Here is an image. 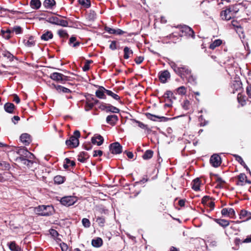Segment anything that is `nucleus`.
<instances>
[{
    "mask_svg": "<svg viewBox=\"0 0 251 251\" xmlns=\"http://www.w3.org/2000/svg\"><path fill=\"white\" fill-rule=\"evenodd\" d=\"M12 31H14L16 34H20L22 32V28L19 26H16L13 28V30Z\"/></svg>",
    "mask_w": 251,
    "mask_h": 251,
    "instance_id": "57",
    "label": "nucleus"
},
{
    "mask_svg": "<svg viewBox=\"0 0 251 251\" xmlns=\"http://www.w3.org/2000/svg\"><path fill=\"white\" fill-rule=\"evenodd\" d=\"M146 116L148 119H150L152 121H157V119H161V118L163 119L164 120V121L167 119V118H165L164 117H159L158 116L152 115L149 113H146Z\"/></svg>",
    "mask_w": 251,
    "mask_h": 251,
    "instance_id": "38",
    "label": "nucleus"
},
{
    "mask_svg": "<svg viewBox=\"0 0 251 251\" xmlns=\"http://www.w3.org/2000/svg\"><path fill=\"white\" fill-rule=\"evenodd\" d=\"M65 164H64V168L67 169L69 166H74L75 165V162L74 161H71L70 159L66 158L65 159Z\"/></svg>",
    "mask_w": 251,
    "mask_h": 251,
    "instance_id": "42",
    "label": "nucleus"
},
{
    "mask_svg": "<svg viewBox=\"0 0 251 251\" xmlns=\"http://www.w3.org/2000/svg\"><path fill=\"white\" fill-rule=\"evenodd\" d=\"M235 15L231 12V9L228 7L226 10H223L221 13V17L223 20H229L233 18Z\"/></svg>",
    "mask_w": 251,
    "mask_h": 251,
    "instance_id": "7",
    "label": "nucleus"
},
{
    "mask_svg": "<svg viewBox=\"0 0 251 251\" xmlns=\"http://www.w3.org/2000/svg\"><path fill=\"white\" fill-rule=\"evenodd\" d=\"M105 93L109 96H111V97H112L114 99L117 100H120V97L118 95H117L116 94H115L113 92H112L110 90H105Z\"/></svg>",
    "mask_w": 251,
    "mask_h": 251,
    "instance_id": "46",
    "label": "nucleus"
},
{
    "mask_svg": "<svg viewBox=\"0 0 251 251\" xmlns=\"http://www.w3.org/2000/svg\"><path fill=\"white\" fill-rule=\"evenodd\" d=\"M231 23H232V25L233 26L237 28V32L239 31V32H242V28H241V26L239 25H238V24L237 23V22L236 21H232L231 22Z\"/></svg>",
    "mask_w": 251,
    "mask_h": 251,
    "instance_id": "55",
    "label": "nucleus"
},
{
    "mask_svg": "<svg viewBox=\"0 0 251 251\" xmlns=\"http://www.w3.org/2000/svg\"><path fill=\"white\" fill-rule=\"evenodd\" d=\"M11 174L8 172H5L3 174H0V182H3L10 179Z\"/></svg>",
    "mask_w": 251,
    "mask_h": 251,
    "instance_id": "37",
    "label": "nucleus"
},
{
    "mask_svg": "<svg viewBox=\"0 0 251 251\" xmlns=\"http://www.w3.org/2000/svg\"><path fill=\"white\" fill-rule=\"evenodd\" d=\"M102 155V151L101 150L94 151L93 156L96 157L97 156H101Z\"/></svg>",
    "mask_w": 251,
    "mask_h": 251,
    "instance_id": "61",
    "label": "nucleus"
},
{
    "mask_svg": "<svg viewBox=\"0 0 251 251\" xmlns=\"http://www.w3.org/2000/svg\"><path fill=\"white\" fill-rule=\"evenodd\" d=\"M103 138L100 135H96L91 139L92 143L98 146H100L103 142Z\"/></svg>",
    "mask_w": 251,
    "mask_h": 251,
    "instance_id": "18",
    "label": "nucleus"
},
{
    "mask_svg": "<svg viewBox=\"0 0 251 251\" xmlns=\"http://www.w3.org/2000/svg\"><path fill=\"white\" fill-rule=\"evenodd\" d=\"M30 5L34 9H38L41 7V2L40 0H31Z\"/></svg>",
    "mask_w": 251,
    "mask_h": 251,
    "instance_id": "33",
    "label": "nucleus"
},
{
    "mask_svg": "<svg viewBox=\"0 0 251 251\" xmlns=\"http://www.w3.org/2000/svg\"><path fill=\"white\" fill-rule=\"evenodd\" d=\"M246 93L248 96V97L251 99V86H249L247 87Z\"/></svg>",
    "mask_w": 251,
    "mask_h": 251,
    "instance_id": "63",
    "label": "nucleus"
},
{
    "mask_svg": "<svg viewBox=\"0 0 251 251\" xmlns=\"http://www.w3.org/2000/svg\"><path fill=\"white\" fill-rule=\"evenodd\" d=\"M222 43V41L221 39H216L214 40L209 46V48L212 50H214L216 47L220 46Z\"/></svg>",
    "mask_w": 251,
    "mask_h": 251,
    "instance_id": "39",
    "label": "nucleus"
},
{
    "mask_svg": "<svg viewBox=\"0 0 251 251\" xmlns=\"http://www.w3.org/2000/svg\"><path fill=\"white\" fill-rule=\"evenodd\" d=\"M170 74L167 70H164L159 73V80L162 83L166 82L167 79L170 78Z\"/></svg>",
    "mask_w": 251,
    "mask_h": 251,
    "instance_id": "15",
    "label": "nucleus"
},
{
    "mask_svg": "<svg viewBox=\"0 0 251 251\" xmlns=\"http://www.w3.org/2000/svg\"><path fill=\"white\" fill-rule=\"evenodd\" d=\"M176 93L180 95H184L186 93V88L183 86H180L176 89Z\"/></svg>",
    "mask_w": 251,
    "mask_h": 251,
    "instance_id": "40",
    "label": "nucleus"
},
{
    "mask_svg": "<svg viewBox=\"0 0 251 251\" xmlns=\"http://www.w3.org/2000/svg\"><path fill=\"white\" fill-rule=\"evenodd\" d=\"M200 180L199 178H197L193 180L192 182V188L195 191L200 190Z\"/></svg>",
    "mask_w": 251,
    "mask_h": 251,
    "instance_id": "32",
    "label": "nucleus"
},
{
    "mask_svg": "<svg viewBox=\"0 0 251 251\" xmlns=\"http://www.w3.org/2000/svg\"><path fill=\"white\" fill-rule=\"evenodd\" d=\"M79 3L85 8H89L91 5L90 0H78Z\"/></svg>",
    "mask_w": 251,
    "mask_h": 251,
    "instance_id": "50",
    "label": "nucleus"
},
{
    "mask_svg": "<svg viewBox=\"0 0 251 251\" xmlns=\"http://www.w3.org/2000/svg\"><path fill=\"white\" fill-rule=\"evenodd\" d=\"M221 214L223 216L228 217L231 218H234L235 216L234 210L231 208H224L221 211Z\"/></svg>",
    "mask_w": 251,
    "mask_h": 251,
    "instance_id": "12",
    "label": "nucleus"
},
{
    "mask_svg": "<svg viewBox=\"0 0 251 251\" xmlns=\"http://www.w3.org/2000/svg\"><path fill=\"white\" fill-rule=\"evenodd\" d=\"M12 32V31L9 29H6V30L2 29L0 31V34L3 38L8 40L11 38Z\"/></svg>",
    "mask_w": 251,
    "mask_h": 251,
    "instance_id": "27",
    "label": "nucleus"
},
{
    "mask_svg": "<svg viewBox=\"0 0 251 251\" xmlns=\"http://www.w3.org/2000/svg\"><path fill=\"white\" fill-rule=\"evenodd\" d=\"M237 99L238 102L242 105L244 106L246 104V101L245 98L242 96L240 93L238 94Z\"/></svg>",
    "mask_w": 251,
    "mask_h": 251,
    "instance_id": "51",
    "label": "nucleus"
},
{
    "mask_svg": "<svg viewBox=\"0 0 251 251\" xmlns=\"http://www.w3.org/2000/svg\"><path fill=\"white\" fill-rule=\"evenodd\" d=\"M105 30L111 34L122 35L125 33L120 29H114L107 26L105 27Z\"/></svg>",
    "mask_w": 251,
    "mask_h": 251,
    "instance_id": "19",
    "label": "nucleus"
},
{
    "mask_svg": "<svg viewBox=\"0 0 251 251\" xmlns=\"http://www.w3.org/2000/svg\"><path fill=\"white\" fill-rule=\"evenodd\" d=\"M4 109L7 113H13L15 109V105L12 103L7 102L4 104Z\"/></svg>",
    "mask_w": 251,
    "mask_h": 251,
    "instance_id": "28",
    "label": "nucleus"
},
{
    "mask_svg": "<svg viewBox=\"0 0 251 251\" xmlns=\"http://www.w3.org/2000/svg\"><path fill=\"white\" fill-rule=\"evenodd\" d=\"M185 200H184V199H180L178 200V202H177V204L180 207L184 206L185 205Z\"/></svg>",
    "mask_w": 251,
    "mask_h": 251,
    "instance_id": "64",
    "label": "nucleus"
},
{
    "mask_svg": "<svg viewBox=\"0 0 251 251\" xmlns=\"http://www.w3.org/2000/svg\"><path fill=\"white\" fill-rule=\"evenodd\" d=\"M215 221L223 227H226L229 225V222L225 219H215Z\"/></svg>",
    "mask_w": 251,
    "mask_h": 251,
    "instance_id": "35",
    "label": "nucleus"
},
{
    "mask_svg": "<svg viewBox=\"0 0 251 251\" xmlns=\"http://www.w3.org/2000/svg\"><path fill=\"white\" fill-rule=\"evenodd\" d=\"M99 100L97 99H95L93 98L91 99L87 98V101L85 105V109L86 111H89L91 109L93 106L98 103Z\"/></svg>",
    "mask_w": 251,
    "mask_h": 251,
    "instance_id": "13",
    "label": "nucleus"
},
{
    "mask_svg": "<svg viewBox=\"0 0 251 251\" xmlns=\"http://www.w3.org/2000/svg\"><path fill=\"white\" fill-rule=\"evenodd\" d=\"M96 222L99 226L102 227L104 226L105 219L103 216L98 217L96 219Z\"/></svg>",
    "mask_w": 251,
    "mask_h": 251,
    "instance_id": "44",
    "label": "nucleus"
},
{
    "mask_svg": "<svg viewBox=\"0 0 251 251\" xmlns=\"http://www.w3.org/2000/svg\"><path fill=\"white\" fill-rule=\"evenodd\" d=\"M210 162L214 167H218L221 164V158L217 154L212 155L210 159Z\"/></svg>",
    "mask_w": 251,
    "mask_h": 251,
    "instance_id": "10",
    "label": "nucleus"
},
{
    "mask_svg": "<svg viewBox=\"0 0 251 251\" xmlns=\"http://www.w3.org/2000/svg\"><path fill=\"white\" fill-rule=\"evenodd\" d=\"M105 90H107L102 86L100 87L99 89L96 91V96L100 99H105L106 96L104 95V93H105Z\"/></svg>",
    "mask_w": 251,
    "mask_h": 251,
    "instance_id": "23",
    "label": "nucleus"
},
{
    "mask_svg": "<svg viewBox=\"0 0 251 251\" xmlns=\"http://www.w3.org/2000/svg\"><path fill=\"white\" fill-rule=\"evenodd\" d=\"M54 181L57 184H61L64 181V177L61 176H57L54 177Z\"/></svg>",
    "mask_w": 251,
    "mask_h": 251,
    "instance_id": "52",
    "label": "nucleus"
},
{
    "mask_svg": "<svg viewBox=\"0 0 251 251\" xmlns=\"http://www.w3.org/2000/svg\"><path fill=\"white\" fill-rule=\"evenodd\" d=\"M153 155V151L151 150H147L145 151L143 155L144 159H149L152 157Z\"/></svg>",
    "mask_w": 251,
    "mask_h": 251,
    "instance_id": "47",
    "label": "nucleus"
},
{
    "mask_svg": "<svg viewBox=\"0 0 251 251\" xmlns=\"http://www.w3.org/2000/svg\"><path fill=\"white\" fill-rule=\"evenodd\" d=\"M230 9H231V12L234 14L235 15L240 10L241 8H242V6L241 3H238L234 5H230L229 6Z\"/></svg>",
    "mask_w": 251,
    "mask_h": 251,
    "instance_id": "34",
    "label": "nucleus"
},
{
    "mask_svg": "<svg viewBox=\"0 0 251 251\" xmlns=\"http://www.w3.org/2000/svg\"><path fill=\"white\" fill-rule=\"evenodd\" d=\"M144 59L143 56H138L135 58L134 61L137 64H140L143 61Z\"/></svg>",
    "mask_w": 251,
    "mask_h": 251,
    "instance_id": "58",
    "label": "nucleus"
},
{
    "mask_svg": "<svg viewBox=\"0 0 251 251\" xmlns=\"http://www.w3.org/2000/svg\"><path fill=\"white\" fill-rule=\"evenodd\" d=\"M242 82L240 80L233 81L230 86V91L232 93H235L236 91L240 90L242 88Z\"/></svg>",
    "mask_w": 251,
    "mask_h": 251,
    "instance_id": "14",
    "label": "nucleus"
},
{
    "mask_svg": "<svg viewBox=\"0 0 251 251\" xmlns=\"http://www.w3.org/2000/svg\"><path fill=\"white\" fill-rule=\"evenodd\" d=\"M233 156L235 157V160L238 161L242 166H243L246 169V170H249V168L240 156L237 154H234Z\"/></svg>",
    "mask_w": 251,
    "mask_h": 251,
    "instance_id": "36",
    "label": "nucleus"
},
{
    "mask_svg": "<svg viewBox=\"0 0 251 251\" xmlns=\"http://www.w3.org/2000/svg\"><path fill=\"white\" fill-rule=\"evenodd\" d=\"M50 78L51 79L59 82H63L68 80L67 76L61 73L57 72H54L51 74L50 75Z\"/></svg>",
    "mask_w": 251,
    "mask_h": 251,
    "instance_id": "6",
    "label": "nucleus"
},
{
    "mask_svg": "<svg viewBox=\"0 0 251 251\" xmlns=\"http://www.w3.org/2000/svg\"><path fill=\"white\" fill-rule=\"evenodd\" d=\"M56 4L54 0H45L43 2L44 6L48 9H52Z\"/></svg>",
    "mask_w": 251,
    "mask_h": 251,
    "instance_id": "25",
    "label": "nucleus"
},
{
    "mask_svg": "<svg viewBox=\"0 0 251 251\" xmlns=\"http://www.w3.org/2000/svg\"><path fill=\"white\" fill-rule=\"evenodd\" d=\"M2 55L9 60L10 61H13L14 56L10 52L7 51H4L2 52Z\"/></svg>",
    "mask_w": 251,
    "mask_h": 251,
    "instance_id": "45",
    "label": "nucleus"
},
{
    "mask_svg": "<svg viewBox=\"0 0 251 251\" xmlns=\"http://www.w3.org/2000/svg\"><path fill=\"white\" fill-rule=\"evenodd\" d=\"M20 140L25 145H28L31 142L30 136L27 133H23L20 136Z\"/></svg>",
    "mask_w": 251,
    "mask_h": 251,
    "instance_id": "22",
    "label": "nucleus"
},
{
    "mask_svg": "<svg viewBox=\"0 0 251 251\" xmlns=\"http://www.w3.org/2000/svg\"><path fill=\"white\" fill-rule=\"evenodd\" d=\"M0 168L2 170H8L10 168V165L5 161H1L0 162Z\"/></svg>",
    "mask_w": 251,
    "mask_h": 251,
    "instance_id": "48",
    "label": "nucleus"
},
{
    "mask_svg": "<svg viewBox=\"0 0 251 251\" xmlns=\"http://www.w3.org/2000/svg\"><path fill=\"white\" fill-rule=\"evenodd\" d=\"M247 214H248V212L247 211L244 210H242L240 211V213L239 215L240 218L242 219V218L246 217L247 215Z\"/></svg>",
    "mask_w": 251,
    "mask_h": 251,
    "instance_id": "62",
    "label": "nucleus"
},
{
    "mask_svg": "<svg viewBox=\"0 0 251 251\" xmlns=\"http://www.w3.org/2000/svg\"><path fill=\"white\" fill-rule=\"evenodd\" d=\"M163 98L166 103L165 106H172L173 102L172 99L173 98V92L171 91H167L163 95Z\"/></svg>",
    "mask_w": 251,
    "mask_h": 251,
    "instance_id": "9",
    "label": "nucleus"
},
{
    "mask_svg": "<svg viewBox=\"0 0 251 251\" xmlns=\"http://www.w3.org/2000/svg\"><path fill=\"white\" fill-rule=\"evenodd\" d=\"M190 105V102L189 100H184L183 103L182 104V106L183 108L185 110H187L189 109Z\"/></svg>",
    "mask_w": 251,
    "mask_h": 251,
    "instance_id": "56",
    "label": "nucleus"
},
{
    "mask_svg": "<svg viewBox=\"0 0 251 251\" xmlns=\"http://www.w3.org/2000/svg\"><path fill=\"white\" fill-rule=\"evenodd\" d=\"M238 181L237 182L238 185L243 186L245 181L248 184H251V181L247 179V176L244 173H241L238 176Z\"/></svg>",
    "mask_w": 251,
    "mask_h": 251,
    "instance_id": "17",
    "label": "nucleus"
},
{
    "mask_svg": "<svg viewBox=\"0 0 251 251\" xmlns=\"http://www.w3.org/2000/svg\"><path fill=\"white\" fill-rule=\"evenodd\" d=\"M110 150L113 154H120L122 152V146L118 142H115L110 144Z\"/></svg>",
    "mask_w": 251,
    "mask_h": 251,
    "instance_id": "8",
    "label": "nucleus"
},
{
    "mask_svg": "<svg viewBox=\"0 0 251 251\" xmlns=\"http://www.w3.org/2000/svg\"><path fill=\"white\" fill-rule=\"evenodd\" d=\"M174 72L183 80L186 78L189 83L192 84L197 83V77L192 73L191 70L186 66H178L174 63Z\"/></svg>",
    "mask_w": 251,
    "mask_h": 251,
    "instance_id": "1",
    "label": "nucleus"
},
{
    "mask_svg": "<svg viewBox=\"0 0 251 251\" xmlns=\"http://www.w3.org/2000/svg\"><path fill=\"white\" fill-rule=\"evenodd\" d=\"M51 88L55 89L58 93L63 92L64 93H69L71 92V90L61 85H56L53 83L51 84Z\"/></svg>",
    "mask_w": 251,
    "mask_h": 251,
    "instance_id": "20",
    "label": "nucleus"
},
{
    "mask_svg": "<svg viewBox=\"0 0 251 251\" xmlns=\"http://www.w3.org/2000/svg\"><path fill=\"white\" fill-rule=\"evenodd\" d=\"M77 201V199L74 196H65L60 200L61 203L66 206L74 205Z\"/></svg>",
    "mask_w": 251,
    "mask_h": 251,
    "instance_id": "4",
    "label": "nucleus"
},
{
    "mask_svg": "<svg viewBox=\"0 0 251 251\" xmlns=\"http://www.w3.org/2000/svg\"><path fill=\"white\" fill-rule=\"evenodd\" d=\"M76 38L75 37L72 36L70 38L69 44L70 45L73 44V47L74 48L77 47L79 46L80 42H76Z\"/></svg>",
    "mask_w": 251,
    "mask_h": 251,
    "instance_id": "41",
    "label": "nucleus"
},
{
    "mask_svg": "<svg viewBox=\"0 0 251 251\" xmlns=\"http://www.w3.org/2000/svg\"><path fill=\"white\" fill-rule=\"evenodd\" d=\"M49 21L52 24L60 25L63 27H67L68 25V22L67 21L59 19L57 17H52L50 18Z\"/></svg>",
    "mask_w": 251,
    "mask_h": 251,
    "instance_id": "5",
    "label": "nucleus"
},
{
    "mask_svg": "<svg viewBox=\"0 0 251 251\" xmlns=\"http://www.w3.org/2000/svg\"><path fill=\"white\" fill-rule=\"evenodd\" d=\"M66 144L69 148H76L79 145V140L76 137L71 136L66 141Z\"/></svg>",
    "mask_w": 251,
    "mask_h": 251,
    "instance_id": "11",
    "label": "nucleus"
},
{
    "mask_svg": "<svg viewBox=\"0 0 251 251\" xmlns=\"http://www.w3.org/2000/svg\"><path fill=\"white\" fill-rule=\"evenodd\" d=\"M27 157L24 158V157H20L19 159L24 164H25L28 166H30L33 164V162L26 159Z\"/></svg>",
    "mask_w": 251,
    "mask_h": 251,
    "instance_id": "49",
    "label": "nucleus"
},
{
    "mask_svg": "<svg viewBox=\"0 0 251 251\" xmlns=\"http://www.w3.org/2000/svg\"><path fill=\"white\" fill-rule=\"evenodd\" d=\"M109 48L112 50H115L117 49L116 41H112L109 46Z\"/></svg>",
    "mask_w": 251,
    "mask_h": 251,
    "instance_id": "59",
    "label": "nucleus"
},
{
    "mask_svg": "<svg viewBox=\"0 0 251 251\" xmlns=\"http://www.w3.org/2000/svg\"><path fill=\"white\" fill-rule=\"evenodd\" d=\"M58 33L59 35L61 37L67 38L69 36V35L66 31L63 29L58 30Z\"/></svg>",
    "mask_w": 251,
    "mask_h": 251,
    "instance_id": "53",
    "label": "nucleus"
},
{
    "mask_svg": "<svg viewBox=\"0 0 251 251\" xmlns=\"http://www.w3.org/2000/svg\"><path fill=\"white\" fill-rule=\"evenodd\" d=\"M53 38V34L50 31H46L42 36L41 39L42 40L48 41L49 39H51Z\"/></svg>",
    "mask_w": 251,
    "mask_h": 251,
    "instance_id": "29",
    "label": "nucleus"
},
{
    "mask_svg": "<svg viewBox=\"0 0 251 251\" xmlns=\"http://www.w3.org/2000/svg\"><path fill=\"white\" fill-rule=\"evenodd\" d=\"M7 245L11 251H22L21 248L17 245L15 241L8 243Z\"/></svg>",
    "mask_w": 251,
    "mask_h": 251,
    "instance_id": "24",
    "label": "nucleus"
},
{
    "mask_svg": "<svg viewBox=\"0 0 251 251\" xmlns=\"http://www.w3.org/2000/svg\"><path fill=\"white\" fill-rule=\"evenodd\" d=\"M119 111L120 110L118 108L108 104L106 112H110L112 113H118L119 112Z\"/></svg>",
    "mask_w": 251,
    "mask_h": 251,
    "instance_id": "43",
    "label": "nucleus"
},
{
    "mask_svg": "<svg viewBox=\"0 0 251 251\" xmlns=\"http://www.w3.org/2000/svg\"><path fill=\"white\" fill-rule=\"evenodd\" d=\"M108 105V104H106V103H102L99 106V108L101 110H105L106 112L107 109Z\"/></svg>",
    "mask_w": 251,
    "mask_h": 251,
    "instance_id": "60",
    "label": "nucleus"
},
{
    "mask_svg": "<svg viewBox=\"0 0 251 251\" xmlns=\"http://www.w3.org/2000/svg\"><path fill=\"white\" fill-rule=\"evenodd\" d=\"M191 37L194 38L195 37L194 32L193 30L189 26L186 25H178L177 26H174V41L175 38L177 36ZM175 42L174 41V43Z\"/></svg>",
    "mask_w": 251,
    "mask_h": 251,
    "instance_id": "2",
    "label": "nucleus"
},
{
    "mask_svg": "<svg viewBox=\"0 0 251 251\" xmlns=\"http://www.w3.org/2000/svg\"><path fill=\"white\" fill-rule=\"evenodd\" d=\"M89 155L86 152L82 151L77 156V160L80 162L84 163L88 159Z\"/></svg>",
    "mask_w": 251,
    "mask_h": 251,
    "instance_id": "26",
    "label": "nucleus"
},
{
    "mask_svg": "<svg viewBox=\"0 0 251 251\" xmlns=\"http://www.w3.org/2000/svg\"><path fill=\"white\" fill-rule=\"evenodd\" d=\"M17 153L20 155V157H29L31 158V156H33V154L28 151L25 148H20L17 151Z\"/></svg>",
    "mask_w": 251,
    "mask_h": 251,
    "instance_id": "16",
    "label": "nucleus"
},
{
    "mask_svg": "<svg viewBox=\"0 0 251 251\" xmlns=\"http://www.w3.org/2000/svg\"><path fill=\"white\" fill-rule=\"evenodd\" d=\"M82 223L83 226L85 227H89L91 225L90 221L87 218H83L82 220Z\"/></svg>",
    "mask_w": 251,
    "mask_h": 251,
    "instance_id": "54",
    "label": "nucleus"
},
{
    "mask_svg": "<svg viewBox=\"0 0 251 251\" xmlns=\"http://www.w3.org/2000/svg\"><path fill=\"white\" fill-rule=\"evenodd\" d=\"M118 120V116L116 115H110L106 117V122L110 125H115Z\"/></svg>",
    "mask_w": 251,
    "mask_h": 251,
    "instance_id": "21",
    "label": "nucleus"
},
{
    "mask_svg": "<svg viewBox=\"0 0 251 251\" xmlns=\"http://www.w3.org/2000/svg\"><path fill=\"white\" fill-rule=\"evenodd\" d=\"M34 212L40 216H49L54 212V208L52 205H39L34 208Z\"/></svg>",
    "mask_w": 251,
    "mask_h": 251,
    "instance_id": "3",
    "label": "nucleus"
},
{
    "mask_svg": "<svg viewBox=\"0 0 251 251\" xmlns=\"http://www.w3.org/2000/svg\"><path fill=\"white\" fill-rule=\"evenodd\" d=\"M103 241L101 238L97 237L92 240V245L93 247L96 248H99L102 245Z\"/></svg>",
    "mask_w": 251,
    "mask_h": 251,
    "instance_id": "30",
    "label": "nucleus"
},
{
    "mask_svg": "<svg viewBox=\"0 0 251 251\" xmlns=\"http://www.w3.org/2000/svg\"><path fill=\"white\" fill-rule=\"evenodd\" d=\"M124 58L125 59H127L131 57L133 53V51L130 49L128 47H125L124 49Z\"/></svg>",
    "mask_w": 251,
    "mask_h": 251,
    "instance_id": "31",
    "label": "nucleus"
}]
</instances>
